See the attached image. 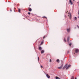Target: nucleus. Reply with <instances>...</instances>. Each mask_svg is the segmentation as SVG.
<instances>
[{"mask_svg": "<svg viewBox=\"0 0 79 79\" xmlns=\"http://www.w3.org/2000/svg\"><path fill=\"white\" fill-rule=\"evenodd\" d=\"M68 16L70 18V19H71V14L70 12L68 13Z\"/></svg>", "mask_w": 79, "mask_h": 79, "instance_id": "nucleus-1", "label": "nucleus"}, {"mask_svg": "<svg viewBox=\"0 0 79 79\" xmlns=\"http://www.w3.org/2000/svg\"><path fill=\"white\" fill-rule=\"evenodd\" d=\"M63 65L62 64V65L60 67H59L58 68V69H61V68H62L63 67Z\"/></svg>", "mask_w": 79, "mask_h": 79, "instance_id": "nucleus-2", "label": "nucleus"}, {"mask_svg": "<svg viewBox=\"0 0 79 79\" xmlns=\"http://www.w3.org/2000/svg\"><path fill=\"white\" fill-rule=\"evenodd\" d=\"M67 32H70V28H68L67 29Z\"/></svg>", "mask_w": 79, "mask_h": 79, "instance_id": "nucleus-3", "label": "nucleus"}, {"mask_svg": "<svg viewBox=\"0 0 79 79\" xmlns=\"http://www.w3.org/2000/svg\"><path fill=\"white\" fill-rule=\"evenodd\" d=\"M71 66V65H69L68 67H67L66 68V69H69V68Z\"/></svg>", "mask_w": 79, "mask_h": 79, "instance_id": "nucleus-4", "label": "nucleus"}, {"mask_svg": "<svg viewBox=\"0 0 79 79\" xmlns=\"http://www.w3.org/2000/svg\"><path fill=\"white\" fill-rule=\"evenodd\" d=\"M69 2L70 3V4H71V5H73V2L72 1H71V0H69Z\"/></svg>", "mask_w": 79, "mask_h": 79, "instance_id": "nucleus-5", "label": "nucleus"}, {"mask_svg": "<svg viewBox=\"0 0 79 79\" xmlns=\"http://www.w3.org/2000/svg\"><path fill=\"white\" fill-rule=\"evenodd\" d=\"M78 52H79V49H76L75 50V52L76 53H78Z\"/></svg>", "mask_w": 79, "mask_h": 79, "instance_id": "nucleus-6", "label": "nucleus"}, {"mask_svg": "<svg viewBox=\"0 0 79 79\" xmlns=\"http://www.w3.org/2000/svg\"><path fill=\"white\" fill-rule=\"evenodd\" d=\"M70 40V38L69 37V36L67 38V41H68V42H69Z\"/></svg>", "mask_w": 79, "mask_h": 79, "instance_id": "nucleus-7", "label": "nucleus"}, {"mask_svg": "<svg viewBox=\"0 0 79 79\" xmlns=\"http://www.w3.org/2000/svg\"><path fill=\"white\" fill-rule=\"evenodd\" d=\"M68 65V64H67L65 65L63 68V69H64L65 68H66V67H67V66Z\"/></svg>", "mask_w": 79, "mask_h": 79, "instance_id": "nucleus-8", "label": "nucleus"}, {"mask_svg": "<svg viewBox=\"0 0 79 79\" xmlns=\"http://www.w3.org/2000/svg\"><path fill=\"white\" fill-rule=\"evenodd\" d=\"M46 76L47 77H48V78L49 79V78H50V76H49L48 74H47L46 75Z\"/></svg>", "mask_w": 79, "mask_h": 79, "instance_id": "nucleus-9", "label": "nucleus"}, {"mask_svg": "<svg viewBox=\"0 0 79 79\" xmlns=\"http://www.w3.org/2000/svg\"><path fill=\"white\" fill-rule=\"evenodd\" d=\"M29 9H28L29 10V11H32V9H31L30 8H29Z\"/></svg>", "mask_w": 79, "mask_h": 79, "instance_id": "nucleus-10", "label": "nucleus"}, {"mask_svg": "<svg viewBox=\"0 0 79 79\" xmlns=\"http://www.w3.org/2000/svg\"><path fill=\"white\" fill-rule=\"evenodd\" d=\"M44 52H45L44 50H42L41 51V53L42 54L43 53H44Z\"/></svg>", "mask_w": 79, "mask_h": 79, "instance_id": "nucleus-11", "label": "nucleus"}, {"mask_svg": "<svg viewBox=\"0 0 79 79\" xmlns=\"http://www.w3.org/2000/svg\"><path fill=\"white\" fill-rule=\"evenodd\" d=\"M56 79H60V78L58 77H56Z\"/></svg>", "mask_w": 79, "mask_h": 79, "instance_id": "nucleus-12", "label": "nucleus"}, {"mask_svg": "<svg viewBox=\"0 0 79 79\" xmlns=\"http://www.w3.org/2000/svg\"><path fill=\"white\" fill-rule=\"evenodd\" d=\"M56 61L57 62V63H60V60H59V59H57L56 60Z\"/></svg>", "mask_w": 79, "mask_h": 79, "instance_id": "nucleus-13", "label": "nucleus"}, {"mask_svg": "<svg viewBox=\"0 0 79 79\" xmlns=\"http://www.w3.org/2000/svg\"><path fill=\"white\" fill-rule=\"evenodd\" d=\"M42 48L41 47H39V50H42Z\"/></svg>", "mask_w": 79, "mask_h": 79, "instance_id": "nucleus-14", "label": "nucleus"}, {"mask_svg": "<svg viewBox=\"0 0 79 79\" xmlns=\"http://www.w3.org/2000/svg\"><path fill=\"white\" fill-rule=\"evenodd\" d=\"M21 11V9H19V13H20Z\"/></svg>", "mask_w": 79, "mask_h": 79, "instance_id": "nucleus-15", "label": "nucleus"}, {"mask_svg": "<svg viewBox=\"0 0 79 79\" xmlns=\"http://www.w3.org/2000/svg\"><path fill=\"white\" fill-rule=\"evenodd\" d=\"M74 18L75 20H76L77 19V17H75Z\"/></svg>", "mask_w": 79, "mask_h": 79, "instance_id": "nucleus-16", "label": "nucleus"}, {"mask_svg": "<svg viewBox=\"0 0 79 79\" xmlns=\"http://www.w3.org/2000/svg\"><path fill=\"white\" fill-rule=\"evenodd\" d=\"M44 44V42L43 41H42L41 43L40 44V45H42V44Z\"/></svg>", "mask_w": 79, "mask_h": 79, "instance_id": "nucleus-17", "label": "nucleus"}, {"mask_svg": "<svg viewBox=\"0 0 79 79\" xmlns=\"http://www.w3.org/2000/svg\"><path fill=\"white\" fill-rule=\"evenodd\" d=\"M64 40L65 42H66V40H65V38H64Z\"/></svg>", "mask_w": 79, "mask_h": 79, "instance_id": "nucleus-18", "label": "nucleus"}, {"mask_svg": "<svg viewBox=\"0 0 79 79\" xmlns=\"http://www.w3.org/2000/svg\"><path fill=\"white\" fill-rule=\"evenodd\" d=\"M69 46L70 47H71V44H69Z\"/></svg>", "mask_w": 79, "mask_h": 79, "instance_id": "nucleus-19", "label": "nucleus"}, {"mask_svg": "<svg viewBox=\"0 0 79 79\" xmlns=\"http://www.w3.org/2000/svg\"><path fill=\"white\" fill-rule=\"evenodd\" d=\"M71 79H74V77H72Z\"/></svg>", "mask_w": 79, "mask_h": 79, "instance_id": "nucleus-20", "label": "nucleus"}, {"mask_svg": "<svg viewBox=\"0 0 79 79\" xmlns=\"http://www.w3.org/2000/svg\"><path fill=\"white\" fill-rule=\"evenodd\" d=\"M28 15H31V13H30V12H28Z\"/></svg>", "mask_w": 79, "mask_h": 79, "instance_id": "nucleus-21", "label": "nucleus"}, {"mask_svg": "<svg viewBox=\"0 0 79 79\" xmlns=\"http://www.w3.org/2000/svg\"><path fill=\"white\" fill-rule=\"evenodd\" d=\"M38 61L39 60V57H38Z\"/></svg>", "mask_w": 79, "mask_h": 79, "instance_id": "nucleus-22", "label": "nucleus"}, {"mask_svg": "<svg viewBox=\"0 0 79 79\" xmlns=\"http://www.w3.org/2000/svg\"><path fill=\"white\" fill-rule=\"evenodd\" d=\"M50 62H52V60L51 59L50 60Z\"/></svg>", "mask_w": 79, "mask_h": 79, "instance_id": "nucleus-23", "label": "nucleus"}, {"mask_svg": "<svg viewBox=\"0 0 79 79\" xmlns=\"http://www.w3.org/2000/svg\"><path fill=\"white\" fill-rule=\"evenodd\" d=\"M43 18H47V17H45V16L43 17Z\"/></svg>", "mask_w": 79, "mask_h": 79, "instance_id": "nucleus-24", "label": "nucleus"}, {"mask_svg": "<svg viewBox=\"0 0 79 79\" xmlns=\"http://www.w3.org/2000/svg\"><path fill=\"white\" fill-rule=\"evenodd\" d=\"M77 3L78 5H79V2H77Z\"/></svg>", "mask_w": 79, "mask_h": 79, "instance_id": "nucleus-25", "label": "nucleus"}, {"mask_svg": "<svg viewBox=\"0 0 79 79\" xmlns=\"http://www.w3.org/2000/svg\"><path fill=\"white\" fill-rule=\"evenodd\" d=\"M41 68H43V67L42 66H41Z\"/></svg>", "mask_w": 79, "mask_h": 79, "instance_id": "nucleus-26", "label": "nucleus"}, {"mask_svg": "<svg viewBox=\"0 0 79 79\" xmlns=\"http://www.w3.org/2000/svg\"><path fill=\"white\" fill-rule=\"evenodd\" d=\"M78 15H79V11H78Z\"/></svg>", "mask_w": 79, "mask_h": 79, "instance_id": "nucleus-27", "label": "nucleus"}, {"mask_svg": "<svg viewBox=\"0 0 79 79\" xmlns=\"http://www.w3.org/2000/svg\"><path fill=\"white\" fill-rule=\"evenodd\" d=\"M10 11H12V10H10Z\"/></svg>", "mask_w": 79, "mask_h": 79, "instance_id": "nucleus-28", "label": "nucleus"}, {"mask_svg": "<svg viewBox=\"0 0 79 79\" xmlns=\"http://www.w3.org/2000/svg\"><path fill=\"white\" fill-rule=\"evenodd\" d=\"M45 36H44V37H43V39H44V38H45Z\"/></svg>", "mask_w": 79, "mask_h": 79, "instance_id": "nucleus-29", "label": "nucleus"}, {"mask_svg": "<svg viewBox=\"0 0 79 79\" xmlns=\"http://www.w3.org/2000/svg\"><path fill=\"white\" fill-rule=\"evenodd\" d=\"M73 2H74V1H75V0H73Z\"/></svg>", "mask_w": 79, "mask_h": 79, "instance_id": "nucleus-30", "label": "nucleus"}, {"mask_svg": "<svg viewBox=\"0 0 79 79\" xmlns=\"http://www.w3.org/2000/svg\"><path fill=\"white\" fill-rule=\"evenodd\" d=\"M75 79H77V78L76 77Z\"/></svg>", "mask_w": 79, "mask_h": 79, "instance_id": "nucleus-31", "label": "nucleus"}, {"mask_svg": "<svg viewBox=\"0 0 79 79\" xmlns=\"http://www.w3.org/2000/svg\"><path fill=\"white\" fill-rule=\"evenodd\" d=\"M68 53H69V51H68Z\"/></svg>", "mask_w": 79, "mask_h": 79, "instance_id": "nucleus-32", "label": "nucleus"}, {"mask_svg": "<svg viewBox=\"0 0 79 79\" xmlns=\"http://www.w3.org/2000/svg\"><path fill=\"white\" fill-rule=\"evenodd\" d=\"M78 18H79V17H78Z\"/></svg>", "mask_w": 79, "mask_h": 79, "instance_id": "nucleus-33", "label": "nucleus"}]
</instances>
